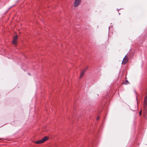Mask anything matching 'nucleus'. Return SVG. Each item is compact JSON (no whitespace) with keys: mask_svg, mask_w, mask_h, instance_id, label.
Wrapping results in <instances>:
<instances>
[{"mask_svg":"<svg viewBox=\"0 0 147 147\" xmlns=\"http://www.w3.org/2000/svg\"><path fill=\"white\" fill-rule=\"evenodd\" d=\"M49 139V137L47 136H45L40 141H36L35 143L36 144H40L44 142L45 141Z\"/></svg>","mask_w":147,"mask_h":147,"instance_id":"nucleus-1","label":"nucleus"},{"mask_svg":"<svg viewBox=\"0 0 147 147\" xmlns=\"http://www.w3.org/2000/svg\"><path fill=\"white\" fill-rule=\"evenodd\" d=\"M81 0H75L74 3V6L76 7H78L80 4Z\"/></svg>","mask_w":147,"mask_h":147,"instance_id":"nucleus-2","label":"nucleus"},{"mask_svg":"<svg viewBox=\"0 0 147 147\" xmlns=\"http://www.w3.org/2000/svg\"><path fill=\"white\" fill-rule=\"evenodd\" d=\"M18 38V36L17 35L15 36L13 38L12 41L14 45H16L17 43V41Z\"/></svg>","mask_w":147,"mask_h":147,"instance_id":"nucleus-3","label":"nucleus"},{"mask_svg":"<svg viewBox=\"0 0 147 147\" xmlns=\"http://www.w3.org/2000/svg\"><path fill=\"white\" fill-rule=\"evenodd\" d=\"M86 69H85L84 70H82L81 72V73L80 74V78H81L82 77H83V76L84 75V74L85 73V72L86 71Z\"/></svg>","mask_w":147,"mask_h":147,"instance_id":"nucleus-4","label":"nucleus"},{"mask_svg":"<svg viewBox=\"0 0 147 147\" xmlns=\"http://www.w3.org/2000/svg\"><path fill=\"white\" fill-rule=\"evenodd\" d=\"M126 55L125 57L124 58L123 61L122 63V64H125L127 61V59L126 58H125Z\"/></svg>","mask_w":147,"mask_h":147,"instance_id":"nucleus-5","label":"nucleus"},{"mask_svg":"<svg viewBox=\"0 0 147 147\" xmlns=\"http://www.w3.org/2000/svg\"><path fill=\"white\" fill-rule=\"evenodd\" d=\"M129 83V82L127 80H126L124 83V84H127Z\"/></svg>","mask_w":147,"mask_h":147,"instance_id":"nucleus-6","label":"nucleus"},{"mask_svg":"<svg viewBox=\"0 0 147 147\" xmlns=\"http://www.w3.org/2000/svg\"><path fill=\"white\" fill-rule=\"evenodd\" d=\"M146 99H145V101H144V104H145V105H146Z\"/></svg>","mask_w":147,"mask_h":147,"instance_id":"nucleus-7","label":"nucleus"},{"mask_svg":"<svg viewBox=\"0 0 147 147\" xmlns=\"http://www.w3.org/2000/svg\"><path fill=\"white\" fill-rule=\"evenodd\" d=\"M141 113H142V112H141V111L140 113H139V114L140 115H141Z\"/></svg>","mask_w":147,"mask_h":147,"instance_id":"nucleus-8","label":"nucleus"},{"mask_svg":"<svg viewBox=\"0 0 147 147\" xmlns=\"http://www.w3.org/2000/svg\"><path fill=\"white\" fill-rule=\"evenodd\" d=\"M99 119V117H98L97 119V120H98V119Z\"/></svg>","mask_w":147,"mask_h":147,"instance_id":"nucleus-9","label":"nucleus"}]
</instances>
